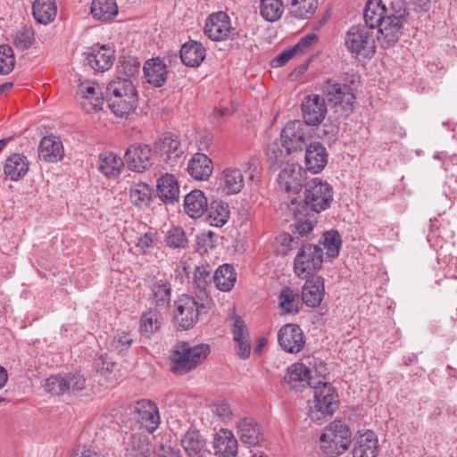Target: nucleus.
Returning <instances> with one entry per match:
<instances>
[{
  "label": "nucleus",
  "mask_w": 457,
  "mask_h": 457,
  "mask_svg": "<svg viewBox=\"0 0 457 457\" xmlns=\"http://www.w3.org/2000/svg\"><path fill=\"white\" fill-rule=\"evenodd\" d=\"M67 382L66 377L54 375L46 379L45 387L53 395H62L67 394Z\"/></svg>",
  "instance_id": "obj_56"
},
{
  "label": "nucleus",
  "mask_w": 457,
  "mask_h": 457,
  "mask_svg": "<svg viewBox=\"0 0 457 457\" xmlns=\"http://www.w3.org/2000/svg\"><path fill=\"white\" fill-rule=\"evenodd\" d=\"M278 338L281 347L290 353L301 352L305 345L303 330L295 324L283 326L278 331Z\"/></svg>",
  "instance_id": "obj_17"
},
{
  "label": "nucleus",
  "mask_w": 457,
  "mask_h": 457,
  "mask_svg": "<svg viewBox=\"0 0 457 457\" xmlns=\"http://www.w3.org/2000/svg\"><path fill=\"white\" fill-rule=\"evenodd\" d=\"M379 452L378 439L371 430L359 431L354 437L353 457H377Z\"/></svg>",
  "instance_id": "obj_18"
},
{
  "label": "nucleus",
  "mask_w": 457,
  "mask_h": 457,
  "mask_svg": "<svg viewBox=\"0 0 457 457\" xmlns=\"http://www.w3.org/2000/svg\"><path fill=\"white\" fill-rule=\"evenodd\" d=\"M171 297V287L166 279H156L152 286V298L159 309L167 308Z\"/></svg>",
  "instance_id": "obj_43"
},
{
  "label": "nucleus",
  "mask_w": 457,
  "mask_h": 457,
  "mask_svg": "<svg viewBox=\"0 0 457 457\" xmlns=\"http://www.w3.org/2000/svg\"><path fill=\"white\" fill-rule=\"evenodd\" d=\"M236 112V107L233 103L228 105H220L214 108L209 114V122L216 129L222 130L228 120V119Z\"/></svg>",
  "instance_id": "obj_45"
},
{
  "label": "nucleus",
  "mask_w": 457,
  "mask_h": 457,
  "mask_svg": "<svg viewBox=\"0 0 457 457\" xmlns=\"http://www.w3.org/2000/svg\"><path fill=\"white\" fill-rule=\"evenodd\" d=\"M232 30L231 20L225 12H212L205 20L204 34L212 41L227 40Z\"/></svg>",
  "instance_id": "obj_8"
},
{
  "label": "nucleus",
  "mask_w": 457,
  "mask_h": 457,
  "mask_svg": "<svg viewBox=\"0 0 457 457\" xmlns=\"http://www.w3.org/2000/svg\"><path fill=\"white\" fill-rule=\"evenodd\" d=\"M181 445L189 457H206L210 452L206 440L198 430H188L181 438Z\"/></svg>",
  "instance_id": "obj_27"
},
{
  "label": "nucleus",
  "mask_w": 457,
  "mask_h": 457,
  "mask_svg": "<svg viewBox=\"0 0 457 457\" xmlns=\"http://www.w3.org/2000/svg\"><path fill=\"white\" fill-rule=\"evenodd\" d=\"M229 218V211L227 204L221 201H214L209 209V220L212 226L222 227Z\"/></svg>",
  "instance_id": "obj_49"
},
{
  "label": "nucleus",
  "mask_w": 457,
  "mask_h": 457,
  "mask_svg": "<svg viewBox=\"0 0 457 457\" xmlns=\"http://www.w3.org/2000/svg\"><path fill=\"white\" fill-rule=\"evenodd\" d=\"M326 101L334 112L346 117L353 111L355 96L352 87H331L326 95Z\"/></svg>",
  "instance_id": "obj_12"
},
{
  "label": "nucleus",
  "mask_w": 457,
  "mask_h": 457,
  "mask_svg": "<svg viewBox=\"0 0 457 457\" xmlns=\"http://www.w3.org/2000/svg\"><path fill=\"white\" fill-rule=\"evenodd\" d=\"M14 63L12 48L8 45L0 46V74H9L13 70Z\"/></svg>",
  "instance_id": "obj_54"
},
{
  "label": "nucleus",
  "mask_w": 457,
  "mask_h": 457,
  "mask_svg": "<svg viewBox=\"0 0 457 457\" xmlns=\"http://www.w3.org/2000/svg\"><path fill=\"white\" fill-rule=\"evenodd\" d=\"M29 167V162L26 156L12 154L5 160L4 172L9 179L18 181L28 173Z\"/></svg>",
  "instance_id": "obj_32"
},
{
  "label": "nucleus",
  "mask_w": 457,
  "mask_h": 457,
  "mask_svg": "<svg viewBox=\"0 0 457 457\" xmlns=\"http://www.w3.org/2000/svg\"><path fill=\"white\" fill-rule=\"evenodd\" d=\"M124 162L130 170L144 172L153 165L152 148L145 144H133L127 148Z\"/></svg>",
  "instance_id": "obj_11"
},
{
  "label": "nucleus",
  "mask_w": 457,
  "mask_h": 457,
  "mask_svg": "<svg viewBox=\"0 0 457 457\" xmlns=\"http://www.w3.org/2000/svg\"><path fill=\"white\" fill-rule=\"evenodd\" d=\"M34 19L41 24H49L57 15V5L54 0H35L32 6Z\"/></svg>",
  "instance_id": "obj_39"
},
{
  "label": "nucleus",
  "mask_w": 457,
  "mask_h": 457,
  "mask_svg": "<svg viewBox=\"0 0 457 457\" xmlns=\"http://www.w3.org/2000/svg\"><path fill=\"white\" fill-rule=\"evenodd\" d=\"M328 160V154L322 144L313 142L307 146L304 156L307 170L313 174L320 172L326 167Z\"/></svg>",
  "instance_id": "obj_24"
},
{
  "label": "nucleus",
  "mask_w": 457,
  "mask_h": 457,
  "mask_svg": "<svg viewBox=\"0 0 457 457\" xmlns=\"http://www.w3.org/2000/svg\"><path fill=\"white\" fill-rule=\"evenodd\" d=\"M34 41V30L31 27L22 26L12 34V42L21 49L29 48Z\"/></svg>",
  "instance_id": "obj_53"
},
{
  "label": "nucleus",
  "mask_w": 457,
  "mask_h": 457,
  "mask_svg": "<svg viewBox=\"0 0 457 457\" xmlns=\"http://www.w3.org/2000/svg\"><path fill=\"white\" fill-rule=\"evenodd\" d=\"M137 419L145 429L153 433L160 424V414L157 405L150 400H140L135 404Z\"/></svg>",
  "instance_id": "obj_20"
},
{
  "label": "nucleus",
  "mask_w": 457,
  "mask_h": 457,
  "mask_svg": "<svg viewBox=\"0 0 457 457\" xmlns=\"http://www.w3.org/2000/svg\"><path fill=\"white\" fill-rule=\"evenodd\" d=\"M284 380L293 389H302L315 384L312 382L311 370L302 362L290 365L287 370Z\"/></svg>",
  "instance_id": "obj_26"
},
{
  "label": "nucleus",
  "mask_w": 457,
  "mask_h": 457,
  "mask_svg": "<svg viewBox=\"0 0 457 457\" xmlns=\"http://www.w3.org/2000/svg\"><path fill=\"white\" fill-rule=\"evenodd\" d=\"M63 146L61 140L54 136L44 137L38 145V156L46 162H56L62 158Z\"/></svg>",
  "instance_id": "obj_29"
},
{
  "label": "nucleus",
  "mask_w": 457,
  "mask_h": 457,
  "mask_svg": "<svg viewBox=\"0 0 457 457\" xmlns=\"http://www.w3.org/2000/svg\"><path fill=\"white\" fill-rule=\"evenodd\" d=\"M187 170L193 179L206 180L212 174V162L206 154L196 153L188 161Z\"/></svg>",
  "instance_id": "obj_30"
},
{
  "label": "nucleus",
  "mask_w": 457,
  "mask_h": 457,
  "mask_svg": "<svg viewBox=\"0 0 457 457\" xmlns=\"http://www.w3.org/2000/svg\"><path fill=\"white\" fill-rule=\"evenodd\" d=\"M403 21L402 15L389 14L378 27V40L385 48L391 47L402 35Z\"/></svg>",
  "instance_id": "obj_13"
},
{
  "label": "nucleus",
  "mask_w": 457,
  "mask_h": 457,
  "mask_svg": "<svg viewBox=\"0 0 457 457\" xmlns=\"http://www.w3.org/2000/svg\"><path fill=\"white\" fill-rule=\"evenodd\" d=\"M304 187V198L297 206L299 215L313 217L329 208L333 201V188L327 181L314 178Z\"/></svg>",
  "instance_id": "obj_1"
},
{
  "label": "nucleus",
  "mask_w": 457,
  "mask_h": 457,
  "mask_svg": "<svg viewBox=\"0 0 457 457\" xmlns=\"http://www.w3.org/2000/svg\"><path fill=\"white\" fill-rule=\"evenodd\" d=\"M212 279L219 290L223 292L230 291L237 280L234 267L230 264H223L220 266L212 276Z\"/></svg>",
  "instance_id": "obj_42"
},
{
  "label": "nucleus",
  "mask_w": 457,
  "mask_h": 457,
  "mask_svg": "<svg viewBox=\"0 0 457 457\" xmlns=\"http://www.w3.org/2000/svg\"><path fill=\"white\" fill-rule=\"evenodd\" d=\"M345 44L352 54L362 57L371 56L375 52L372 32L365 26H353L345 34Z\"/></svg>",
  "instance_id": "obj_6"
},
{
  "label": "nucleus",
  "mask_w": 457,
  "mask_h": 457,
  "mask_svg": "<svg viewBox=\"0 0 457 457\" xmlns=\"http://www.w3.org/2000/svg\"><path fill=\"white\" fill-rule=\"evenodd\" d=\"M124 445L127 457H150L153 453L148 436L140 433L128 435Z\"/></svg>",
  "instance_id": "obj_28"
},
{
  "label": "nucleus",
  "mask_w": 457,
  "mask_h": 457,
  "mask_svg": "<svg viewBox=\"0 0 457 457\" xmlns=\"http://www.w3.org/2000/svg\"><path fill=\"white\" fill-rule=\"evenodd\" d=\"M298 292L291 287H284L279 295V306L287 313L298 312Z\"/></svg>",
  "instance_id": "obj_50"
},
{
  "label": "nucleus",
  "mask_w": 457,
  "mask_h": 457,
  "mask_svg": "<svg viewBox=\"0 0 457 457\" xmlns=\"http://www.w3.org/2000/svg\"><path fill=\"white\" fill-rule=\"evenodd\" d=\"M296 222H295V232L300 236L303 237L312 231L314 225L316 224L315 216H302L296 212Z\"/></svg>",
  "instance_id": "obj_60"
},
{
  "label": "nucleus",
  "mask_w": 457,
  "mask_h": 457,
  "mask_svg": "<svg viewBox=\"0 0 457 457\" xmlns=\"http://www.w3.org/2000/svg\"><path fill=\"white\" fill-rule=\"evenodd\" d=\"M207 198L201 190L195 189L185 196V212L193 219L202 217L207 211Z\"/></svg>",
  "instance_id": "obj_34"
},
{
  "label": "nucleus",
  "mask_w": 457,
  "mask_h": 457,
  "mask_svg": "<svg viewBox=\"0 0 457 457\" xmlns=\"http://www.w3.org/2000/svg\"><path fill=\"white\" fill-rule=\"evenodd\" d=\"M75 96L82 110L87 113L100 111L104 104L102 87H78Z\"/></svg>",
  "instance_id": "obj_19"
},
{
  "label": "nucleus",
  "mask_w": 457,
  "mask_h": 457,
  "mask_svg": "<svg viewBox=\"0 0 457 457\" xmlns=\"http://www.w3.org/2000/svg\"><path fill=\"white\" fill-rule=\"evenodd\" d=\"M161 324L160 313L154 309H150L145 312L141 317L140 330L146 337H150L160 329Z\"/></svg>",
  "instance_id": "obj_47"
},
{
  "label": "nucleus",
  "mask_w": 457,
  "mask_h": 457,
  "mask_svg": "<svg viewBox=\"0 0 457 457\" xmlns=\"http://www.w3.org/2000/svg\"><path fill=\"white\" fill-rule=\"evenodd\" d=\"M180 58L185 65L198 67L205 58V48L200 42L189 41L181 46Z\"/></svg>",
  "instance_id": "obj_35"
},
{
  "label": "nucleus",
  "mask_w": 457,
  "mask_h": 457,
  "mask_svg": "<svg viewBox=\"0 0 457 457\" xmlns=\"http://www.w3.org/2000/svg\"><path fill=\"white\" fill-rule=\"evenodd\" d=\"M91 14L98 21H110L118 14V5L115 0H93Z\"/></svg>",
  "instance_id": "obj_41"
},
{
  "label": "nucleus",
  "mask_w": 457,
  "mask_h": 457,
  "mask_svg": "<svg viewBox=\"0 0 457 457\" xmlns=\"http://www.w3.org/2000/svg\"><path fill=\"white\" fill-rule=\"evenodd\" d=\"M158 242L157 234L154 231H147L138 238L137 246L143 253H148L157 246Z\"/></svg>",
  "instance_id": "obj_59"
},
{
  "label": "nucleus",
  "mask_w": 457,
  "mask_h": 457,
  "mask_svg": "<svg viewBox=\"0 0 457 457\" xmlns=\"http://www.w3.org/2000/svg\"><path fill=\"white\" fill-rule=\"evenodd\" d=\"M123 166L124 162L121 157L112 152H105L99 154V170L109 179L117 178L121 173Z\"/></svg>",
  "instance_id": "obj_36"
},
{
  "label": "nucleus",
  "mask_w": 457,
  "mask_h": 457,
  "mask_svg": "<svg viewBox=\"0 0 457 457\" xmlns=\"http://www.w3.org/2000/svg\"><path fill=\"white\" fill-rule=\"evenodd\" d=\"M321 244L323 245L322 250H326L327 256L328 258H335L339 253L342 240L337 231L330 230L324 233Z\"/></svg>",
  "instance_id": "obj_51"
},
{
  "label": "nucleus",
  "mask_w": 457,
  "mask_h": 457,
  "mask_svg": "<svg viewBox=\"0 0 457 457\" xmlns=\"http://www.w3.org/2000/svg\"><path fill=\"white\" fill-rule=\"evenodd\" d=\"M132 342L133 338L129 333L120 332L113 337L110 347L112 351L121 354L128 351Z\"/></svg>",
  "instance_id": "obj_57"
},
{
  "label": "nucleus",
  "mask_w": 457,
  "mask_h": 457,
  "mask_svg": "<svg viewBox=\"0 0 457 457\" xmlns=\"http://www.w3.org/2000/svg\"><path fill=\"white\" fill-rule=\"evenodd\" d=\"M325 99L319 95H310L302 103V115L305 124L319 125L326 117Z\"/></svg>",
  "instance_id": "obj_14"
},
{
  "label": "nucleus",
  "mask_w": 457,
  "mask_h": 457,
  "mask_svg": "<svg viewBox=\"0 0 457 457\" xmlns=\"http://www.w3.org/2000/svg\"><path fill=\"white\" fill-rule=\"evenodd\" d=\"M140 64L137 60L130 59L121 62L118 67L117 80L114 83H132L131 79L139 71Z\"/></svg>",
  "instance_id": "obj_52"
},
{
  "label": "nucleus",
  "mask_w": 457,
  "mask_h": 457,
  "mask_svg": "<svg viewBox=\"0 0 457 457\" xmlns=\"http://www.w3.org/2000/svg\"><path fill=\"white\" fill-rule=\"evenodd\" d=\"M143 71L146 82L152 86H162L167 80V67L158 57L147 60L144 64Z\"/></svg>",
  "instance_id": "obj_31"
},
{
  "label": "nucleus",
  "mask_w": 457,
  "mask_h": 457,
  "mask_svg": "<svg viewBox=\"0 0 457 457\" xmlns=\"http://www.w3.org/2000/svg\"><path fill=\"white\" fill-rule=\"evenodd\" d=\"M245 171L248 175V179L251 181H258L261 174V162L255 156L250 157L243 165Z\"/></svg>",
  "instance_id": "obj_63"
},
{
  "label": "nucleus",
  "mask_w": 457,
  "mask_h": 457,
  "mask_svg": "<svg viewBox=\"0 0 457 457\" xmlns=\"http://www.w3.org/2000/svg\"><path fill=\"white\" fill-rule=\"evenodd\" d=\"M237 433L241 442L248 446H257L263 440L260 425L250 417L241 418L237 421Z\"/></svg>",
  "instance_id": "obj_22"
},
{
  "label": "nucleus",
  "mask_w": 457,
  "mask_h": 457,
  "mask_svg": "<svg viewBox=\"0 0 457 457\" xmlns=\"http://www.w3.org/2000/svg\"><path fill=\"white\" fill-rule=\"evenodd\" d=\"M165 242L172 248H185L187 244L185 232L179 227H173L167 231Z\"/></svg>",
  "instance_id": "obj_55"
},
{
  "label": "nucleus",
  "mask_w": 457,
  "mask_h": 457,
  "mask_svg": "<svg viewBox=\"0 0 457 457\" xmlns=\"http://www.w3.org/2000/svg\"><path fill=\"white\" fill-rule=\"evenodd\" d=\"M159 197L165 203H174L178 200L179 188L175 177L166 174L158 179L157 184Z\"/></svg>",
  "instance_id": "obj_40"
},
{
  "label": "nucleus",
  "mask_w": 457,
  "mask_h": 457,
  "mask_svg": "<svg viewBox=\"0 0 457 457\" xmlns=\"http://www.w3.org/2000/svg\"><path fill=\"white\" fill-rule=\"evenodd\" d=\"M210 302L208 297L203 300L202 303H198L191 295H182L175 302V324L184 330L192 328L197 322L199 316L208 312Z\"/></svg>",
  "instance_id": "obj_5"
},
{
  "label": "nucleus",
  "mask_w": 457,
  "mask_h": 457,
  "mask_svg": "<svg viewBox=\"0 0 457 457\" xmlns=\"http://www.w3.org/2000/svg\"><path fill=\"white\" fill-rule=\"evenodd\" d=\"M209 353V345H192L188 342H179L171 354V370L179 375L187 374L202 363Z\"/></svg>",
  "instance_id": "obj_2"
},
{
  "label": "nucleus",
  "mask_w": 457,
  "mask_h": 457,
  "mask_svg": "<svg viewBox=\"0 0 457 457\" xmlns=\"http://www.w3.org/2000/svg\"><path fill=\"white\" fill-rule=\"evenodd\" d=\"M318 41L317 35L311 33L302 37L294 46L285 49L272 60L274 67H280L287 63L292 57L304 54Z\"/></svg>",
  "instance_id": "obj_25"
},
{
  "label": "nucleus",
  "mask_w": 457,
  "mask_h": 457,
  "mask_svg": "<svg viewBox=\"0 0 457 457\" xmlns=\"http://www.w3.org/2000/svg\"><path fill=\"white\" fill-rule=\"evenodd\" d=\"M312 388L314 400L309 410V417L313 422L322 424L338 409V395L328 382L319 381L313 384Z\"/></svg>",
  "instance_id": "obj_4"
},
{
  "label": "nucleus",
  "mask_w": 457,
  "mask_h": 457,
  "mask_svg": "<svg viewBox=\"0 0 457 457\" xmlns=\"http://www.w3.org/2000/svg\"><path fill=\"white\" fill-rule=\"evenodd\" d=\"M279 187L288 193H297L303 186V178L300 167L289 166L278 174Z\"/></svg>",
  "instance_id": "obj_33"
},
{
  "label": "nucleus",
  "mask_w": 457,
  "mask_h": 457,
  "mask_svg": "<svg viewBox=\"0 0 457 457\" xmlns=\"http://www.w3.org/2000/svg\"><path fill=\"white\" fill-rule=\"evenodd\" d=\"M323 262L322 248L316 245H303L295 258V272L302 278H307L320 269Z\"/></svg>",
  "instance_id": "obj_7"
},
{
  "label": "nucleus",
  "mask_w": 457,
  "mask_h": 457,
  "mask_svg": "<svg viewBox=\"0 0 457 457\" xmlns=\"http://www.w3.org/2000/svg\"><path fill=\"white\" fill-rule=\"evenodd\" d=\"M66 381H68L67 385V394L69 395H75L86 387V379L85 378L79 374V373H73L66 375Z\"/></svg>",
  "instance_id": "obj_62"
},
{
  "label": "nucleus",
  "mask_w": 457,
  "mask_h": 457,
  "mask_svg": "<svg viewBox=\"0 0 457 457\" xmlns=\"http://www.w3.org/2000/svg\"><path fill=\"white\" fill-rule=\"evenodd\" d=\"M281 141L287 153L302 150L305 145V125L300 120L288 122L281 132Z\"/></svg>",
  "instance_id": "obj_15"
},
{
  "label": "nucleus",
  "mask_w": 457,
  "mask_h": 457,
  "mask_svg": "<svg viewBox=\"0 0 457 457\" xmlns=\"http://www.w3.org/2000/svg\"><path fill=\"white\" fill-rule=\"evenodd\" d=\"M259 10L261 16L265 21H277L284 12L283 0H261Z\"/></svg>",
  "instance_id": "obj_44"
},
{
  "label": "nucleus",
  "mask_w": 457,
  "mask_h": 457,
  "mask_svg": "<svg viewBox=\"0 0 457 457\" xmlns=\"http://www.w3.org/2000/svg\"><path fill=\"white\" fill-rule=\"evenodd\" d=\"M90 67L97 72L108 71L114 62V52L105 45H94L85 53Z\"/></svg>",
  "instance_id": "obj_16"
},
{
  "label": "nucleus",
  "mask_w": 457,
  "mask_h": 457,
  "mask_svg": "<svg viewBox=\"0 0 457 457\" xmlns=\"http://www.w3.org/2000/svg\"><path fill=\"white\" fill-rule=\"evenodd\" d=\"M154 148L163 161L173 167L184 154V149L178 136L173 133H163L154 143Z\"/></svg>",
  "instance_id": "obj_9"
},
{
  "label": "nucleus",
  "mask_w": 457,
  "mask_h": 457,
  "mask_svg": "<svg viewBox=\"0 0 457 457\" xmlns=\"http://www.w3.org/2000/svg\"><path fill=\"white\" fill-rule=\"evenodd\" d=\"M212 411L223 421L229 420L232 414L229 405L225 402L215 403L212 407Z\"/></svg>",
  "instance_id": "obj_64"
},
{
  "label": "nucleus",
  "mask_w": 457,
  "mask_h": 457,
  "mask_svg": "<svg viewBox=\"0 0 457 457\" xmlns=\"http://www.w3.org/2000/svg\"><path fill=\"white\" fill-rule=\"evenodd\" d=\"M352 442V431L348 423L335 420L325 427L320 437L321 451L328 456L335 457L343 454Z\"/></svg>",
  "instance_id": "obj_3"
},
{
  "label": "nucleus",
  "mask_w": 457,
  "mask_h": 457,
  "mask_svg": "<svg viewBox=\"0 0 457 457\" xmlns=\"http://www.w3.org/2000/svg\"><path fill=\"white\" fill-rule=\"evenodd\" d=\"M212 268L210 265L198 266L195 273V283L199 289L205 290L209 282L212 281Z\"/></svg>",
  "instance_id": "obj_61"
},
{
  "label": "nucleus",
  "mask_w": 457,
  "mask_h": 457,
  "mask_svg": "<svg viewBox=\"0 0 457 457\" xmlns=\"http://www.w3.org/2000/svg\"><path fill=\"white\" fill-rule=\"evenodd\" d=\"M223 190L228 195H235L241 192L245 186V178L240 169L229 167L223 170L221 177Z\"/></svg>",
  "instance_id": "obj_38"
},
{
  "label": "nucleus",
  "mask_w": 457,
  "mask_h": 457,
  "mask_svg": "<svg viewBox=\"0 0 457 457\" xmlns=\"http://www.w3.org/2000/svg\"><path fill=\"white\" fill-rule=\"evenodd\" d=\"M290 154L291 153H287V149L283 146L282 141L281 145L278 141H274L270 144L267 148L269 159L276 164L282 163Z\"/></svg>",
  "instance_id": "obj_58"
},
{
  "label": "nucleus",
  "mask_w": 457,
  "mask_h": 457,
  "mask_svg": "<svg viewBox=\"0 0 457 457\" xmlns=\"http://www.w3.org/2000/svg\"><path fill=\"white\" fill-rule=\"evenodd\" d=\"M137 104V92L136 87H114L112 96L109 100V107L118 117L129 114L136 109Z\"/></svg>",
  "instance_id": "obj_10"
},
{
  "label": "nucleus",
  "mask_w": 457,
  "mask_h": 457,
  "mask_svg": "<svg viewBox=\"0 0 457 457\" xmlns=\"http://www.w3.org/2000/svg\"><path fill=\"white\" fill-rule=\"evenodd\" d=\"M318 7V0H290V13L297 19H310Z\"/></svg>",
  "instance_id": "obj_46"
},
{
  "label": "nucleus",
  "mask_w": 457,
  "mask_h": 457,
  "mask_svg": "<svg viewBox=\"0 0 457 457\" xmlns=\"http://www.w3.org/2000/svg\"><path fill=\"white\" fill-rule=\"evenodd\" d=\"M212 448L219 457H236L237 454V440L231 430L220 428L213 435Z\"/></svg>",
  "instance_id": "obj_21"
},
{
  "label": "nucleus",
  "mask_w": 457,
  "mask_h": 457,
  "mask_svg": "<svg viewBox=\"0 0 457 457\" xmlns=\"http://www.w3.org/2000/svg\"><path fill=\"white\" fill-rule=\"evenodd\" d=\"M388 16L386 8L381 0H369L364 9V21L368 29H372L378 28L382 21Z\"/></svg>",
  "instance_id": "obj_37"
},
{
  "label": "nucleus",
  "mask_w": 457,
  "mask_h": 457,
  "mask_svg": "<svg viewBox=\"0 0 457 457\" xmlns=\"http://www.w3.org/2000/svg\"><path fill=\"white\" fill-rule=\"evenodd\" d=\"M325 295L324 279L320 276H312L306 279L302 289V300L308 307L320 305Z\"/></svg>",
  "instance_id": "obj_23"
},
{
  "label": "nucleus",
  "mask_w": 457,
  "mask_h": 457,
  "mask_svg": "<svg viewBox=\"0 0 457 457\" xmlns=\"http://www.w3.org/2000/svg\"><path fill=\"white\" fill-rule=\"evenodd\" d=\"M129 195L134 205L143 208L149 204L152 190L146 183H138L130 187Z\"/></svg>",
  "instance_id": "obj_48"
}]
</instances>
